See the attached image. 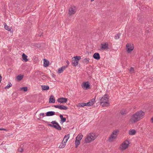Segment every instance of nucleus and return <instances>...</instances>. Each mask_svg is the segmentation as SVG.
Returning <instances> with one entry per match:
<instances>
[{"label": "nucleus", "instance_id": "obj_1", "mask_svg": "<svg viewBox=\"0 0 153 153\" xmlns=\"http://www.w3.org/2000/svg\"><path fill=\"white\" fill-rule=\"evenodd\" d=\"M52 124L48 123V125L55 128L58 130L60 131L61 130L62 128L60 126L59 123L57 122L56 121H52L51 122Z\"/></svg>", "mask_w": 153, "mask_h": 153}, {"label": "nucleus", "instance_id": "obj_2", "mask_svg": "<svg viewBox=\"0 0 153 153\" xmlns=\"http://www.w3.org/2000/svg\"><path fill=\"white\" fill-rule=\"evenodd\" d=\"M117 131L116 130L113 131L109 138L108 140L110 142H112L113 140L116 139L117 137Z\"/></svg>", "mask_w": 153, "mask_h": 153}, {"label": "nucleus", "instance_id": "obj_3", "mask_svg": "<svg viewBox=\"0 0 153 153\" xmlns=\"http://www.w3.org/2000/svg\"><path fill=\"white\" fill-rule=\"evenodd\" d=\"M129 144V142L128 141H124L120 146V148L122 150H124L128 148Z\"/></svg>", "mask_w": 153, "mask_h": 153}, {"label": "nucleus", "instance_id": "obj_4", "mask_svg": "<svg viewBox=\"0 0 153 153\" xmlns=\"http://www.w3.org/2000/svg\"><path fill=\"white\" fill-rule=\"evenodd\" d=\"M140 120V119L137 116L136 113L131 116L130 119V120L131 122L134 123L137 122Z\"/></svg>", "mask_w": 153, "mask_h": 153}, {"label": "nucleus", "instance_id": "obj_5", "mask_svg": "<svg viewBox=\"0 0 153 153\" xmlns=\"http://www.w3.org/2000/svg\"><path fill=\"white\" fill-rule=\"evenodd\" d=\"M134 47L133 44H127L126 45V50L128 53H130L134 49Z\"/></svg>", "mask_w": 153, "mask_h": 153}, {"label": "nucleus", "instance_id": "obj_6", "mask_svg": "<svg viewBox=\"0 0 153 153\" xmlns=\"http://www.w3.org/2000/svg\"><path fill=\"white\" fill-rule=\"evenodd\" d=\"M82 87L84 89H88L90 88V83L89 82H83L81 85Z\"/></svg>", "mask_w": 153, "mask_h": 153}, {"label": "nucleus", "instance_id": "obj_7", "mask_svg": "<svg viewBox=\"0 0 153 153\" xmlns=\"http://www.w3.org/2000/svg\"><path fill=\"white\" fill-rule=\"evenodd\" d=\"M53 106L56 108H58L61 110H66L68 109L67 106L63 105H53Z\"/></svg>", "mask_w": 153, "mask_h": 153}, {"label": "nucleus", "instance_id": "obj_8", "mask_svg": "<svg viewBox=\"0 0 153 153\" xmlns=\"http://www.w3.org/2000/svg\"><path fill=\"white\" fill-rule=\"evenodd\" d=\"M109 96L108 94H105L101 98H99L100 101H108Z\"/></svg>", "mask_w": 153, "mask_h": 153}, {"label": "nucleus", "instance_id": "obj_9", "mask_svg": "<svg viewBox=\"0 0 153 153\" xmlns=\"http://www.w3.org/2000/svg\"><path fill=\"white\" fill-rule=\"evenodd\" d=\"M68 100L67 98L64 97H60L58 99L57 101L60 103H66L67 101Z\"/></svg>", "mask_w": 153, "mask_h": 153}, {"label": "nucleus", "instance_id": "obj_10", "mask_svg": "<svg viewBox=\"0 0 153 153\" xmlns=\"http://www.w3.org/2000/svg\"><path fill=\"white\" fill-rule=\"evenodd\" d=\"M136 114L137 115V116L138 117L140 120L143 117L145 113L142 110L136 112Z\"/></svg>", "mask_w": 153, "mask_h": 153}, {"label": "nucleus", "instance_id": "obj_11", "mask_svg": "<svg viewBox=\"0 0 153 153\" xmlns=\"http://www.w3.org/2000/svg\"><path fill=\"white\" fill-rule=\"evenodd\" d=\"M69 137H68L67 139H66L65 140V141H62V142L61 143L60 145L59 146V148L60 149H62L64 148L65 146L66 143Z\"/></svg>", "mask_w": 153, "mask_h": 153}, {"label": "nucleus", "instance_id": "obj_12", "mask_svg": "<svg viewBox=\"0 0 153 153\" xmlns=\"http://www.w3.org/2000/svg\"><path fill=\"white\" fill-rule=\"evenodd\" d=\"M93 140L94 139L91 138L90 134L88 135L85 139V142L86 143H89Z\"/></svg>", "mask_w": 153, "mask_h": 153}, {"label": "nucleus", "instance_id": "obj_13", "mask_svg": "<svg viewBox=\"0 0 153 153\" xmlns=\"http://www.w3.org/2000/svg\"><path fill=\"white\" fill-rule=\"evenodd\" d=\"M71 62L72 65L74 66H76L79 63V62L77 60L75 59L74 57L72 58Z\"/></svg>", "mask_w": 153, "mask_h": 153}, {"label": "nucleus", "instance_id": "obj_14", "mask_svg": "<svg viewBox=\"0 0 153 153\" xmlns=\"http://www.w3.org/2000/svg\"><path fill=\"white\" fill-rule=\"evenodd\" d=\"M101 49L102 50H105L108 49V43H105L104 44H101Z\"/></svg>", "mask_w": 153, "mask_h": 153}, {"label": "nucleus", "instance_id": "obj_15", "mask_svg": "<svg viewBox=\"0 0 153 153\" xmlns=\"http://www.w3.org/2000/svg\"><path fill=\"white\" fill-rule=\"evenodd\" d=\"M76 12V10L74 8L71 7L69 9V13L70 15H71L74 14Z\"/></svg>", "mask_w": 153, "mask_h": 153}, {"label": "nucleus", "instance_id": "obj_16", "mask_svg": "<svg viewBox=\"0 0 153 153\" xmlns=\"http://www.w3.org/2000/svg\"><path fill=\"white\" fill-rule=\"evenodd\" d=\"M93 57L97 60L100 59V55L98 53H95L93 55Z\"/></svg>", "mask_w": 153, "mask_h": 153}, {"label": "nucleus", "instance_id": "obj_17", "mask_svg": "<svg viewBox=\"0 0 153 153\" xmlns=\"http://www.w3.org/2000/svg\"><path fill=\"white\" fill-rule=\"evenodd\" d=\"M68 67V65H66L65 66H63L62 67L59 68L58 70V72L59 73H61L63 72V71L67 67Z\"/></svg>", "mask_w": 153, "mask_h": 153}, {"label": "nucleus", "instance_id": "obj_18", "mask_svg": "<svg viewBox=\"0 0 153 153\" xmlns=\"http://www.w3.org/2000/svg\"><path fill=\"white\" fill-rule=\"evenodd\" d=\"M55 112L53 111H49L47 112L46 113V116H51L54 115Z\"/></svg>", "mask_w": 153, "mask_h": 153}, {"label": "nucleus", "instance_id": "obj_19", "mask_svg": "<svg viewBox=\"0 0 153 153\" xmlns=\"http://www.w3.org/2000/svg\"><path fill=\"white\" fill-rule=\"evenodd\" d=\"M43 66L45 67H48L49 65V62L45 59H43Z\"/></svg>", "mask_w": 153, "mask_h": 153}, {"label": "nucleus", "instance_id": "obj_20", "mask_svg": "<svg viewBox=\"0 0 153 153\" xmlns=\"http://www.w3.org/2000/svg\"><path fill=\"white\" fill-rule=\"evenodd\" d=\"M100 104L103 107L107 106L109 104L108 101H100Z\"/></svg>", "mask_w": 153, "mask_h": 153}, {"label": "nucleus", "instance_id": "obj_21", "mask_svg": "<svg viewBox=\"0 0 153 153\" xmlns=\"http://www.w3.org/2000/svg\"><path fill=\"white\" fill-rule=\"evenodd\" d=\"M44 73L41 71H37L35 73V75L36 76L39 77L40 76H43L42 74Z\"/></svg>", "mask_w": 153, "mask_h": 153}, {"label": "nucleus", "instance_id": "obj_22", "mask_svg": "<svg viewBox=\"0 0 153 153\" xmlns=\"http://www.w3.org/2000/svg\"><path fill=\"white\" fill-rule=\"evenodd\" d=\"M59 117L61 119L60 123L62 124H63V123L65 122L66 120V118L65 117H63V116L62 114L59 115Z\"/></svg>", "mask_w": 153, "mask_h": 153}, {"label": "nucleus", "instance_id": "obj_23", "mask_svg": "<svg viewBox=\"0 0 153 153\" xmlns=\"http://www.w3.org/2000/svg\"><path fill=\"white\" fill-rule=\"evenodd\" d=\"M55 99L53 95H51L49 98V103H54L55 102Z\"/></svg>", "mask_w": 153, "mask_h": 153}, {"label": "nucleus", "instance_id": "obj_24", "mask_svg": "<svg viewBox=\"0 0 153 153\" xmlns=\"http://www.w3.org/2000/svg\"><path fill=\"white\" fill-rule=\"evenodd\" d=\"M23 60L25 61V62H26L28 61V59H27V56L24 53H23L22 56Z\"/></svg>", "mask_w": 153, "mask_h": 153}, {"label": "nucleus", "instance_id": "obj_25", "mask_svg": "<svg viewBox=\"0 0 153 153\" xmlns=\"http://www.w3.org/2000/svg\"><path fill=\"white\" fill-rule=\"evenodd\" d=\"M4 28L5 29L9 31H11V30L12 29V28L9 27L7 26L6 23H4Z\"/></svg>", "mask_w": 153, "mask_h": 153}, {"label": "nucleus", "instance_id": "obj_26", "mask_svg": "<svg viewBox=\"0 0 153 153\" xmlns=\"http://www.w3.org/2000/svg\"><path fill=\"white\" fill-rule=\"evenodd\" d=\"M45 45H46L44 43H41L36 44V46L38 48H40L42 46L45 47Z\"/></svg>", "mask_w": 153, "mask_h": 153}, {"label": "nucleus", "instance_id": "obj_27", "mask_svg": "<svg viewBox=\"0 0 153 153\" xmlns=\"http://www.w3.org/2000/svg\"><path fill=\"white\" fill-rule=\"evenodd\" d=\"M42 88L43 90H48L49 89V86L48 85H42Z\"/></svg>", "mask_w": 153, "mask_h": 153}, {"label": "nucleus", "instance_id": "obj_28", "mask_svg": "<svg viewBox=\"0 0 153 153\" xmlns=\"http://www.w3.org/2000/svg\"><path fill=\"white\" fill-rule=\"evenodd\" d=\"M83 137V136L81 134H79L76 137V139L80 141Z\"/></svg>", "mask_w": 153, "mask_h": 153}, {"label": "nucleus", "instance_id": "obj_29", "mask_svg": "<svg viewBox=\"0 0 153 153\" xmlns=\"http://www.w3.org/2000/svg\"><path fill=\"white\" fill-rule=\"evenodd\" d=\"M120 113L122 115H125L127 113V111L126 109H122L120 111Z\"/></svg>", "mask_w": 153, "mask_h": 153}, {"label": "nucleus", "instance_id": "obj_30", "mask_svg": "<svg viewBox=\"0 0 153 153\" xmlns=\"http://www.w3.org/2000/svg\"><path fill=\"white\" fill-rule=\"evenodd\" d=\"M80 142V141L76 139L75 143L76 148H77V147L79 145Z\"/></svg>", "mask_w": 153, "mask_h": 153}, {"label": "nucleus", "instance_id": "obj_31", "mask_svg": "<svg viewBox=\"0 0 153 153\" xmlns=\"http://www.w3.org/2000/svg\"><path fill=\"white\" fill-rule=\"evenodd\" d=\"M89 60H90L89 58H85L83 59V60H82V62H83L84 64H87L88 63Z\"/></svg>", "mask_w": 153, "mask_h": 153}, {"label": "nucleus", "instance_id": "obj_32", "mask_svg": "<svg viewBox=\"0 0 153 153\" xmlns=\"http://www.w3.org/2000/svg\"><path fill=\"white\" fill-rule=\"evenodd\" d=\"M136 131L134 129L130 130L129 131V134L130 135H134L136 133Z\"/></svg>", "mask_w": 153, "mask_h": 153}, {"label": "nucleus", "instance_id": "obj_33", "mask_svg": "<svg viewBox=\"0 0 153 153\" xmlns=\"http://www.w3.org/2000/svg\"><path fill=\"white\" fill-rule=\"evenodd\" d=\"M90 135L92 139H93L94 140L97 137V136L95 134H90Z\"/></svg>", "mask_w": 153, "mask_h": 153}, {"label": "nucleus", "instance_id": "obj_34", "mask_svg": "<svg viewBox=\"0 0 153 153\" xmlns=\"http://www.w3.org/2000/svg\"><path fill=\"white\" fill-rule=\"evenodd\" d=\"M24 76L23 75H18L16 77L17 80L18 81H20L21 80L22 78H23Z\"/></svg>", "mask_w": 153, "mask_h": 153}, {"label": "nucleus", "instance_id": "obj_35", "mask_svg": "<svg viewBox=\"0 0 153 153\" xmlns=\"http://www.w3.org/2000/svg\"><path fill=\"white\" fill-rule=\"evenodd\" d=\"M89 102H91V105H93L95 103V98H93L92 99L90 100Z\"/></svg>", "mask_w": 153, "mask_h": 153}, {"label": "nucleus", "instance_id": "obj_36", "mask_svg": "<svg viewBox=\"0 0 153 153\" xmlns=\"http://www.w3.org/2000/svg\"><path fill=\"white\" fill-rule=\"evenodd\" d=\"M121 35V33H119L116 34L114 36V38L116 39H118L120 38V36Z\"/></svg>", "mask_w": 153, "mask_h": 153}, {"label": "nucleus", "instance_id": "obj_37", "mask_svg": "<svg viewBox=\"0 0 153 153\" xmlns=\"http://www.w3.org/2000/svg\"><path fill=\"white\" fill-rule=\"evenodd\" d=\"M86 105L85 103L84 102L80 103L78 104V106L79 107H83L85 106Z\"/></svg>", "mask_w": 153, "mask_h": 153}, {"label": "nucleus", "instance_id": "obj_38", "mask_svg": "<svg viewBox=\"0 0 153 153\" xmlns=\"http://www.w3.org/2000/svg\"><path fill=\"white\" fill-rule=\"evenodd\" d=\"M23 146L22 145H21L20 147L18 149L19 151L21 152H23V151L24 150V148H23Z\"/></svg>", "mask_w": 153, "mask_h": 153}, {"label": "nucleus", "instance_id": "obj_39", "mask_svg": "<svg viewBox=\"0 0 153 153\" xmlns=\"http://www.w3.org/2000/svg\"><path fill=\"white\" fill-rule=\"evenodd\" d=\"M12 85V84L10 82L4 88L6 89H8L9 88L11 87Z\"/></svg>", "mask_w": 153, "mask_h": 153}, {"label": "nucleus", "instance_id": "obj_40", "mask_svg": "<svg viewBox=\"0 0 153 153\" xmlns=\"http://www.w3.org/2000/svg\"><path fill=\"white\" fill-rule=\"evenodd\" d=\"M69 137H70V134H67V135H65L64 138V139H63V140L62 141H65L64 140H65L66 139H67L68 138V137H69Z\"/></svg>", "mask_w": 153, "mask_h": 153}, {"label": "nucleus", "instance_id": "obj_41", "mask_svg": "<svg viewBox=\"0 0 153 153\" xmlns=\"http://www.w3.org/2000/svg\"><path fill=\"white\" fill-rule=\"evenodd\" d=\"M21 90H23V91L25 92L27 90V88L26 87H23L21 88Z\"/></svg>", "mask_w": 153, "mask_h": 153}, {"label": "nucleus", "instance_id": "obj_42", "mask_svg": "<svg viewBox=\"0 0 153 153\" xmlns=\"http://www.w3.org/2000/svg\"><path fill=\"white\" fill-rule=\"evenodd\" d=\"M74 57L75 58V59L78 62L79 60L81 59L80 56H76Z\"/></svg>", "mask_w": 153, "mask_h": 153}, {"label": "nucleus", "instance_id": "obj_43", "mask_svg": "<svg viewBox=\"0 0 153 153\" xmlns=\"http://www.w3.org/2000/svg\"><path fill=\"white\" fill-rule=\"evenodd\" d=\"M85 105H86L85 106H92L91 104V102L89 101L88 102L85 103Z\"/></svg>", "mask_w": 153, "mask_h": 153}, {"label": "nucleus", "instance_id": "obj_44", "mask_svg": "<svg viewBox=\"0 0 153 153\" xmlns=\"http://www.w3.org/2000/svg\"><path fill=\"white\" fill-rule=\"evenodd\" d=\"M130 71L131 72H134V68H133L132 67H131V68H130Z\"/></svg>", "mask_w": 153, "mask_h": 153}, {"label": "nucleus", "instance_id": "obj_45", "mask_svg": "<svg viewBox=\"0 0 153 153\" xmlns=\"http://www.w3.org/2000/svg\"><path fill=\"white\" fill-rule=\"evenodd\" d=\"M137 19L138 20V21H139L140 22H142V20L140 19V18H139V16H138Z\"/></svg>", "mask_w": 153, "mask_h": 153}, {"label": "nucleus", "instance_id": "obj_46", "mask_svg": "<svg viewBox=\"0 0 153 153\" xmlns=\"http://www.w3.org/2000/svg\"><path fill=\"white\" fill-rule=\"evenodd\" d=\"M39 115L40 116H42L43 117H44V116H45V114L44 113H41Z\"/></svg>", "mask_w": 153, "mask_h": 153}, {"label": "nucleus", "instance_id": "obj_47", "mask_svg": "<svg viewBox=\"0 0 153 153\" xmlns=\"http://www.w3.org/2000/svg\"><path fill=\"white\" fill-rule=\"evenodd\" d=\"M51 76L53 77H55L56 75L53 73L51 74Z\"/></svg>", "mask_w": 153, "mask_h": 153}, {"label": "nucleus", "instance_id": "obj_48", "mask_svg": "<svg viewBox=\"0 0 153 153\" xmlns=\"http://www.w3.org/2000/svg\"><path fill=\"white\" fill-rule=\"evenodd\" d=\"M66 62L67 64V65H68H68H69V62L67 60L66 61Z\"/></svg>", "mask_w": 153, "mask_h": 153}, {"label": "nucleus", "instance_id": "obj_49", "mask_svg": "<svg viewBox=\"0 0 153 153\" xmlns=\"http://www.w3.org/2000/svg\"><path fill=\"white\" fill-rule=\"evenodd\" d=\"M0 130H5H5H6V129H4L3 128H0Z\"/></svg>", "mask_w": 153, "mask_h": 153}, {"label": "nucleus", "instance_id": "obj_50", "mask_svg": "<svg viewBox=\"0 0 153 153\" xmlns=\"http://www.w3.org/2000/svg\"><path fill=\"white\" fill-rule=\"evenodd\" d=\"M151 120L152 121V122L153 123V117L151 118Z\"/></svg>", "mask_w": 153, "mask_h": 153}, {"label": "nucleus", "instance_id": "obj_51", "mask_svg": "<svg viewBox=\"0 0 153 153\" xmlns=\"http://www.w3.org/2000/svg\"><path fill=\"white\" fill-rule=\"evenodd\" d=\"M42 34H41L40 35L39 34V36H41Z\"/></svg>", "mask_w": 153, "mask_h": 153}, {"label": "nucleus", "instance_id": "obj_52", "mask_svg": "<svg viewBox=\"0 0 153 153\" xmlns=\"http://www.w3.org/2000/svg\"><path fill=\"white\" fill-rule=\"evenodd\" d=\"M94 1V0H91V2H92V1Z\"/></svg>", "mask_w": 153, "mask_h": 153}]
</instances>
